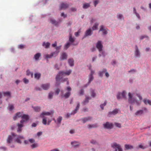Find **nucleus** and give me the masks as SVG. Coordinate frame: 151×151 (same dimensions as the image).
<instances>
[{"label": "nucleus", "instance_id": "1", "mask_svg": "<svg viewBox=\"0 0 151 151\" xmlns=\"http://www.w3.org/2000/svg\"><path fill=\"white\" fill-rule=\"evenodd\" d=\"M128 96V101L129 103L132 104L136 103L138 106L140 105L141 100L142 99V98L139 94H132L129 93Z\"/></svg>", "mask_w": 151, "mask_h": 151}, {"label": "nucleus", "instance_id": "2", "mask_svg": "<svg viewBox=\"0 0 151 151\" xmlns=\"http://www.w3.org/2000/svg\"><path fill=\"white\" fill-rule=\"evenodd\" d=\"M71 72L72 70H67L65 72L64 71H60L56 77V85L58 86L60 84L59 82L62 78L63 76H64L66 75H69Z\"/></svg>", "mask_w": 151, "mask_h": 151}, {"label": "nucleus", "instance_id": "3", "mask_svg": "<svg viewBox=\"0 0 151 151\" xmlns=\"http://www.w3.org/2000/svg\"><path fill=\"white\" fill-rule=\"evenodd\" d=\"M22 119L20 121V124L18 123V129L17 132H21L22 131V128L23 127V123L27 122L29 119V116L27 115L23 114L22 117Z\"/></svg>", "mask_w": 151, "mask_h": 151}, {"label": "nucleus", "instance_id": "4", "mask_svg": "<svg viewBox=\"0 0 151 151\" xmlns=\"http://www.w3.org/2000/svg\"><path fill=\"white\" fill-rule=\"evenodd\" d=\"M66 90L68 91V92H66L65 94H62L61 95V96L62 98L65 97V98L66 99L68 98L70 96L71 94L70 91L71 90V88L70 87H68L67 88ZM61 92L62 94L63 93V91H61Z\"/></svg>", "mask_w": 151, "mask_h": 151}, {"label": "nucleus", "instance_id": "5", "mask_svg": "<svg viewBox=\"0 0 151 151\" xmlns=\"http://www.w3.org/2000/svg\"><path fill=\"white\" fill-rule=\"evenodd\" d=\"M111 147L115 149V151H123L122 148L119 144H117L116 143H114L112 144Z\"/></svg>", "mask_w": 151, "mask_h": 151}, {"label": "nucleus", "instance_id": "6", "mask_svg": "<svg viewBox=\"0 0 151 151\" xmlns=\"http://www.w3.org/2000/svg\"><path fill=\"white\" fill-rule=\"evenodd\" d=\"M103 126L105 128L108 129H110L113 127V124L109 122H107L106 123L104 124Z\"/></svg>", "mask_w": 151, "mask_h": 151}, {"label": "nucleus", "instance_id": "7", "mask_svg": "<svg viewBox=\"0 0 151 151\" xmlns=\"http://www.w3.org/2000/svg\"><path fill=\"white\" fill-rule=\"evenodd\" d=\"M59 53V52H53L51 54H47L45 55V58L48 59L50 58L53 56H56Z\"/></svg>", "mask_w": 151, "mask_h": 151}, {"label": "nucleus", "instance_id": "8", "mask_svg": "<svg viewBox=\"0 0 151 151\" xmlns=\"http://www.w3.org/2000/svg\"><path fill=\"white\" fill-rule=\"evenodd\" d=\"M96 47L99 52L102 51L103 45L101 43V42L99 41L96 44Z\"/></svg>", "mask_w": 151, "mask_h": 151}, {"label": "nucleus", "instance_id": "9", "mask_svg": "<svg viewBox=\"0 0 151 151\" xmlns=\"http://www.w3.org/2000/svg\"><path fill=\"white\" fill-rule=\"evenodd\" d=\"M12 136L11 135H9L8 138L7 139V141L8 143H10L12 141L13 137H14V136H16V135H15V134L14 133H12Z\"/></svg>", "mask_w": 151, "mask_h": 151}, {"label": "nucleus", "instance_id": "10", "mask_svg": "<svg viewBox=\"0 0 151 151\" xmlns=\"http://www.w3.org/2000/svg\"><path fill=\"white\" fill-rule=\"evenodd\" d=\"M24 138L23 136H20L15 139V141L18 143L21 144L22 142V140H24Z\"/></svg>", "mask_w": 151, "mask_h": 151}, {"label": "nucleus", "instance_id": "11", "mask_svg": "<svg viewBox=\"0 0 151 151\" xmlns=\"http://www.w3.org/2000/svg\"><path fill=\"white\" fill-rule=\"evenodd\" d=\"M23 114L21 112H18L16 113V115L13 117V119L15 120L17 118L22 117Z\"/></svg>", "mask_w": 151, "mask_h": 151}, {"label": "nucleus", "instance_id": "12", "mask_svg": "<svg viewBox=\"0 0 151 151\" xmlns=\"http://www.w3.org/2000/svg\"><path fill=\"white\" fill-rule=\"evenodd\" d=\"M69 7V5L68 4L63 3L61 4L60 9H65Z\"/></svg>", "mask_w": 151, "mask_h": 151}, {"label": "nucleus", "instance_id": "13", "mask_svg": "<svg viewBox=\"0 0 151 151\" xmlns=\"http://www.w3.org/2000/svg\"><path fill=\"white\" fill-rule=\"evenodd\" d=\"M50 86V84L49 83L43 84L41 86V87L44 90H47L49 88Z\"/></svg>", "mask_w": 151, "mask_h": 151}, {"label": "nucleus", "instance_id": "14", "mask_svg": "<svg viewBox=\"0 0 151 151\" xmlns=\"http://www.w3.org/2000/svg\"><path fill=\"white\" fill-rule=\"evenodd\" d=\"M91 119L92 118L91 117H86L82 118L81 119V120L84 123L88 121L91 120Z\"/></svg>", "mask_w": 151, "mask_h": 151}, {"label": "nucleus", "instance_id": "15", "mask_svg": "<svg viewBox=\"0 0 151 151\" xmlns=\"http://www.w3.org/2000/svg\"><path fill=\"white\" fill-rule=\"evenodd\" d=\"M67 55L64 52L62 53L60 59L61 60H63L64 59H66L67 58Z\"/></svg>", "mask_w": 151, "mask_h": 151}, {"label": "nucleus", "instance_id": "16", "mask_svg": "<svg viewBox=\"0 0 151 151\" xmlns=\"http://www.w3.org/2000/svg\"><path fill=\"white\" fill-rule=\"evenodd\" d=\"M92 32L91 30V29H89L86 31L85 34V37L91 35L92 34Z\"/></svg>", "mask_w": 151, "mask_h": 151}, {"label": "nucleus", "instance_id": "17", "mask_svg": "<svg viewBox=\"0 0 151 151\" xmlns=\"http://www.w3.org/2000/svg\"><path fill=\"white\" fill-rule=\"evenodd\" d=\"M52 113V112H43L40 114V116L42 117H44V115H50Z\"/></svg>", "mask_w": 151, "mask_h": 151}, {"label": "nucleus", "instance_id": "18", "mask_svg": "<svg viewBox=\"0 0 151 151\" xmlns=\"http://www.w3.org/2000/svg\"><path fill=\"white\" fill-rule=\"evenodd\" d=\"M101 27L99 30L100 31H102L104 35H106L107 34V31L105 29H104V26L102 25L101 26Z\"/></svg>", "mask_w": 151, "mask_h": 151}, {"label": "nucleus", "instance_id": "19", "mask_svg": "<svg viewBox=\"0 0 151 151\" xmlns=\"http://www.w3.org/2000/svg\"><path fill=\"white\" fill-rule=\"evenodd\" d=\"M80 104L79 103H78L77 104L76 109L73 111L72 112L71 114H76L77 112V111L78 110Z\"/></svg>", "mask_w": 151, "mask_h": 151}, {"label": "nucleus", "instance_id": "20", "mask_svg": "<svg viewBox=\"0 0 151 151\" xmlns=\"http://www.w3.org/2000/svg\"><path fill=\"white\" fill-rule=\"evenodd\" d=\"M135 54L137 57H138L140 55V52L138 50V47L137 46H135Z\"/></svg>", "mask_w": 151, "mask_h": 151}, {"label": "nucleus", "instance_id": "21", "mask_svg": "<svg viewBox=\"0 0 151 151\" xmlns=\"http://www.w3.org/2000/svg\"><path fill=\"white\" fill-rule=\"evenodd\" d=\"M143 113V110H142L137 111L135 113V114L136 116H139L142 114Z\"/></svg>", "mask_w": 151, "mask_h": 151}, {"label": "nucleus", "instance_id": "22", "mask_svg": "<svg viewBox=\"0 0 151 151\" xmlns=\"http://www.w3.org/2000/svg\"><path fill=\"white\" fill-rule=\"evenodd\" d=\"M90 99L89 97L86 96V98L83 101V102H82V104H83V105L86 104L88 102V100Z\"/></svg>", "mask_w": 151, "mask_h": 151}, {"label": "nucleus", "instance_id": "23", "mask_svg": "<svg viewBox=\"0 0 151 151\" xmlns=\"http://www.w3.org/2000/svg\"><path fill=\"white\" fill-rule=\"evenodd\" d=\"M145 104H147L151 105V101L149 99H144L143 100Z\"/></svg>", "mask_w": 151, "mask_h": 151}, {"label": "nucleus", "instance_id": "24", "mask_svg": "<svg viewBox=\"0 0 151 151\" xmlns=\"http://www.w3.org/2000/svg\"><path fill=\"white\" fill-rule=\"evenodd\" d=\"M90 93L91 96L93 97H95L96 96V93L92 89H91L90 90Z\"/></svg>", "mask_w": 151, "mask_h": 151}, {"label": "nucleus", "instance_id": "25", "mask_svg": "<svg viewBox=\"0 0 151 151\" xmlns=\"http://www.w3.org/2000/svg\"><path fill=\"white\" fill-rule=\"evenodd\" d=\"M50 45V43L48 42H47L46 43L44 42L42 45L43 46L45 47L46 48H48L49 47Z\"/></svg>", "mask_w": 151, "mask_h": 151}, {"label": "nucleus", "instance_id": "26", "mask_svg": "<svg viewBox=\"0 0 151 151\" xmlns=\"http://www.w3.org/2000/svg\"><path fill=\"white\" fill-rule=\"evenodd\" d=\"M41 56V55L40 53H37L35 55L34 58L36 60H38Z\"/></svg>", "mask_w": 151, "mask_h": 151}, {"label": "nucleus", "instance_id": "27", "mask_svg": "<svg viewBox=\"0 0 151 151\" xmlns=\"http://www.w3.org/2000/svg\"><path fill=\"white\" fill-rule=\"evenodd\" d=\"M50 23L55 25H57L58 24V23L52 19H50Z\"/></svg>", "mask_w": 151, "mask_h": 151}, {"label": "nucleus", "instance_id": "28", "mask_svg": "<svg viewBox=\"0 0 151 151\" xmlns=\"http://www.w3.org/2000/svg\"><path fill=\"white\" fill-rule=\"evenodd\" d=\"M118 110L117 109H115L114 110L110 112L109 113V114L115 115L118 113Z\"/></svg>", "mask_w": 151, "mask_h": 151}, {"label": "nucleus", "instance_id": "29", "mask_svg": "<svg viewBox=\"0 0 151 151\" xmlns=\"http://www.w3.org/2000/svg\"><path fill=\"white\" fill-rule=\"evenodd\" d=\"M68 62L70 66H73L74 65V61L73 59H69Z\"/></svg>", "mask_w": 151, "mask_h": 151}, {"label": "nucleus", "instance_id": "30", "mask_svg": "<svg viewBox=\"0 0 151 151\" xmlns=\"http://www.w3.org/2000/svg\"><path fill=\"white\" fill-rule=\"evenodd\" d=\"M106 71V69H104L102 71H100L99 72V76L101 77H102L103 73Z\"/></svg>", "mask_w": 151, "mask_h": 151}, {"label": "nucleus", "instance_id": "31", "mask_svg": "<svg viewBox=\"0 0 151 151\" xmlns=\"http://www.w3.org/2000/svg\"><path fill=\"white\" fill-rule=\"evenodd\" d=\"M32 149L37 147L38 146V145L37 143H34L30 146Z\"/></svg>", "mask_w": 151, "mask_h": 151}, {"label": "nucleus", "instance_id": "32", "mask_svg": "<svg viewBox=\"0 0 151 151\" xmlns=\"http://www.w3.org/2000/svg\"><path fill=\"white\" fill-rule=\"evenodd\" d=\"M125 147L126 149L127 150L131 149L133 148L132 146L129 145H125Z\"/></svg>", "mask_w": 151, "mask_h": 151}, {"label": "nucleus", "instance_id": "33", "mask_svg": "<svg viewBox=\"0 0 151 151\" xmlns=\"http://www.w3.org/2000/svg\"><path fill=\"white\" fill-rule=\"evenodd\" d=\"M90 5L89 3H86L83 4V8L84 9H87L90 6Z\"/></svg>", "mask_w": 151, "mask_h": 151}, {"label": "nucleus", "instance_id": "34", "mask_svg": "<svg viewBox=\"0 0 151 151\" xmlns=\"http://www.w3.org/2000/svg\"><path fill=\"white\" fill-rule=\"evenodd\" d=\"M99 25V24L96 23L93 26L92 28L93 30H95L97 29L98 27V26Z\"/></svg>", "mask_w": 151, "mask_h": 151}, {"label": "nucleus", "instance_id": "35", "mask_svg": "<svg viewBox=\"0 0 151 151\" xmlns=\"http://www.w3.org/2000/svg\"><path fill=\"white\" fill-rule=\"evenodd\" d=\"M41 75L40 73H36L35 74V77L39 79Z\"/></svg>", "mask_w": 151, "mask_h": 151}, {"label": "nucleus", "instance_id": "36", "mask_svg": "<svg viewBox=\"0 0 151 151\" xmlns=\"http://www.w3.org/2000/svg\"><path fill=\"white\" fill-rule=\"evenodd\" d=\"M33 109L35 111L37 112L39 111L40 110V108L39 107H34Z\"/></svg>", "mask_w": 151, "mask_h": 151}, {"label": "nucleus", "instance_id": "37", "mask_svg": "<svg viewBox=\"0 0 151 151\" xmlns=\"http://www.w3.org/2000/svg\"><path fill=\"white\" fill-rule=\"evenodd\" d=\"M69 41L70 42H73L75 41L74 39L72 37V36L71 35H70L69 36Z\"/></svg>", "mask_w": 151, "mask_h": 151}, {"label": "nucleus", "instance_id": "38", "mask_svg": "<svg viewBox=\"0 0 151 151\" xmlns=\"http://www.w3.org/2000/svg\"><path fill=\"white\" fill-rule=\"evenodd\" d=\"M62 117L61 116H60L58 119H57V123L58 124H60L61 123V122L62 120Z\"/></svg>", "mask_w": 151, "mask_h": 151}, {"label": "nucleus", "instance_id": "39", "mask_svg": "<svg viewBox=\"0 0 151 151\" xmlns=\"http://www.w3.org/2000/svg\"><path fill=\"white\" fill-rule=\"evenodd\" d=\"M3 94L4 96H10L11 95L10 92L9 91L4 92L3 93Z\"/></svg>", "mask_w": 151, "mask_h": 151}, {"label": "nucleus", "instance_id": "40", "mask_svg": "<svg viewBox=\"0 0 151 151\" xmlns=\"http://www.w3.org/2000/svg\"><path fill=\"white\" fill-rule=\"evenodd\" d=\"M93 77L92 75H90L88 81V84H89L93 80Z\"/></svg>", "mask_w": 151, "mask_h": 151}, {"label": "nucleus", "instance_id": "41", "mask_svg": "<svg viewBox=\"0 0 151 151\" xmlns=\"http://www.w3.org/2000/svg\"><path fill=\"white\" fill-rule=\"evenodd\" d=\"M106 104H107V102H106V101L103 104L101 105L100 107H101V108L102 110L104 109V106H106Z\"/></svg>", "mask_w": 151, "mask_h": 151}, {"label": "nucleus", "instance_id": "42", "mask_svg": "<svg viewBox=\"0 0 151 151\" xmlns=\"http://www.w3.org/2000/svg\"><path fill=\"white\" fill-rule=\"evenodd\" d=\"M71 144L72 145L75 147H76L78 145V143L76 142H71Z\"/></svg>", "mask_w": 151, "mask_h": 151}, {"label": "nucleus", "instance_id": "43", "mask_svg": "<svg viewBox=\"0 0 151 151\" xmlns=\"http://www.w3.org/2000/svg\"><path fill=\"white\" fill-rule=\"evenodd\" d=\"M97 126V125L96 124H93L92 125H88V127L89 128H91L92 127H96Z\"/></svg>", "mask_w": 151, "mask_h": 151}, {"label": "nucleus", "instance_id": "44", "mask_svg": "<svg viewBox=\"0 0 151 151\" xmlns=\"http://www.w3.org/2000/svg\"><path fill=\"white\" fill-rule=\"evenodd\" d=\"M121 96H122V98L125 99L126 98V92L125 91H123L121 93Z\"/></svg>", "mask_w": 151, "mask_h": 151}, {"label": "nucleus", "instance_id": "45", "mask_svg": "<svg viewBox=\"0 0 151 151\" xmlns=\"http://www.w3.org/2000/svg\"><path fill=\"white\" fill-rule=\"evenodd\" d=\"M147 38L149 39V37L146 35H142L139 37L140 40H142L144 38Z\"/></svg>", "mask_w": 151, "mask_h": 151}, {"label": "nucleus", "instance_id": "46", "mask_svg": "<svg viewBox=\"0 0 151 151\" xmlns=\"http://www.w3.org/2000/svg\"><path fill=\"white\" fill-rule=\"evenodd\" d=\"M43 118L42 121V123L44 125H46L47 124V120L44 117Z\"/></svg>", "mask_w": 151, "mask_h": 151}, {"label": "nucleus", "instance_id": "47", "mask_svg": "<svg viewBox=\"0 0 151 151\" xmlns=\"http://www.w3.org/2000/svg\"><path fill=\"white\" fill-rule=\"evenodd\" d=\"M53 93V92H50L49 94L48 98L49 99H51L52 97Z\"/></svg>", "mask_w": 151, "mask_h": 151}, {"label": "nucleus", "instance_id": "48", "mask_svg": "<svg viewBox=\"0 0 151 151\" xmlns=\"http://www.w3.org/2000/svg\"><path fill=\"white\" fill-rule=\"evenodd\" d=\"M18 48L20 49H22L25 47V45H18Z\"/></svg>", "mask_w": 151, "mask_h": 151}, {"label": "nucleus", "instance_id": "49", "mask_svg": "<svg viewBox=\"0 0 151 151\" xmlns=\"http://www.w3.org/2000/svg\"><path fill=\"white\" fill-rule=\"evenodd\" d=\"M70 46V44L69 43H67L64 46V48L65 49H67Z\"/></svg>", "mask_w": 151, "mask_h": 151}, {"label": "nucleus", "instance_id": "50", "mask_svg": "<svg viewBox=\"0 0 151 151\" xmlns=\"http://www.w3.org/2000/svg\"><path fill=\"white\" fill-rule=\"evenodd\" d=\"M9 109L10 111L14 109V107L12 105H9Z\"/></svg>", "mask_w": 151, "mask_h": 151}, {"label": "nucleus", "instance_id": "51", "mask_svg": "<svg viewBox=\"0 0 151 151\" xmlns=\"http://www.w3.org/2000/svg\"><path fill=\"white\" fill-rule=\"evenodd\" d=\"M30 74H31L32 77L33 76V73H31L29 70H28L27 71V74L28 76Z\"/></svg>", "mask_w": 151, "mask_h": 151}, {"label": "nucleus", "instance_id": "52", "mask_svg": "<svg viewBox=\"0 0 151 151\" xmlns=\"http://www.w3.org/2000/svg\"><path fill=\"white\" fill-rule=\"evenodd\" d=\"M29 142L31 143H33L35 142V140L33 139H29Z\"/></svg>", "mask_w": 151, "mask_h": 151}, {"label": "nucleus", "instance_id": "53", "mask_svg": "<svg viewBox=\"0 0 151 151\" xmlns=\"http://www.w3.org/2000/svg\"><path fill=\"white\" fill-rule=\"evenodd\" d=\"M138 147H139V148L143 149H144L146 148V147L143 146L141 144L139 145Z\"/></svg>", "mask_w": 151, "mask_h": 151}, {"label": "nucleus", "instance_id": "54", "mask_svg": "<svg viewBox=\"0 0 151 151\" xmlns=\"http://www.w3.org/2000/svg\"><path fill=\"white\" fill-rule=\"evenodd\" d=\"M84 93V91L83 89H81L79 92V94L81 95H82Z\"/></svg>", "mask_w": 151, "mask_h": 151}, {"label": "nucleus", "instance_id": "55", "mask_svg": "<svg viewBox=\"0 0 151 151\" xmlns=\"http://www.w3.org/2000/svg\"><path fill=\"white\" fill-rule=\"evenodd\" d=\"M80 32H81L80 30H78V32H76L75 33V36L76 37H78L79 35V34L80 33Z\"/></svg>", "mask_w": 151, "mask_h": 151}, {"label": "nucleus", "instance_id": "56", "mask_svg": "<svg viewBox=\"0 0 151 151\" xmlns=\"http://www.w3.org/2000/svg\"><path fill=\"white\" fill-rule=\"evenodd\" d=\"M115 125L116 127H121V125L119 123H115Z\"/></svg>", "mask_w": 151, "mask_h": 151}, {"label": "nucleus", "instance_id": "57", "mask_svg": "<svg viewBox=\"0 0 151 151\" xmlns=\"http://www.w3.org/2000/svg\"><path fill=\"white\" fill-rule=\"evenodd\" d=\"M23 81L25 83H28L29 82V80L27 79H26V78H24L23 79Z\"/></svg>", "mask_w": 151, "mask_h": 151}, {"label": "nucleus", "instance_id": "58", "mask_svg": "<svg viewBox=\"0 0 151 151\" xmlns=\"http://www.w3.org/2000/svg\"><path fill=\"white\" fill-rule=\"evenodd\" d=\"M61 47V46H58V47H57L56 48V50L55 52H56V51H57V52L58 51L59 52V50L60 49Z\"/></svg>", "mask_w": 151, "mask_h": 151}, {"label": "nucleus", "instance_id": "59", "mask_svg": "<svg viewBox=\"0 0 151 151\" xmlns=\"http://www.w3.org/2000/svg\"><path fill=\"white\" fill-rule=\"evenodd\" d=\"M60 91V89L59 88H57L55 90V93L57 95H58Z\"/></svg>", "mask_w": 151, "mask_h": 151}, {"label": "nucleus", "instance_id": "60", "mask_svg": "<svg viewBox=\"0 0 151 151\" xmlns=\"http://www.w3.org/2000/svg\"><path fill=\"white\" fill-rule=\"evenodd\" d=\"M121 93H119L117 96V98L118 99H120L121 98Z\"/></svg>", "mask_w": 151, "mask_h": 151}, {"label": "nucleus", "instance_id": "61", "mask_svg": "<svg viewBox=\"0 0 151 151\" xmlns=\"http://www.w3.org/2000/svg\"><path fill=\"white\" fill-rule=\"evenodd\" d=\"M57 45V42H55L52 45V46L53 47H55Z\"/></svg>", "mask_w": 151, "mask_h": 151}, {"label": "nucleus", "instance_id": "62", "mask_svg": "<svg viewBox=\"0 0 151 151\" xmlns=\"http://www.w3.org/2000/svg\"><path fill=\"white\" fill-rule=\"evenodd\" d=\"M61 16L62 17H63L64 18H65L66 17L67 15L66 14H65L64 13H62L61 14Z\"/></svg>", "mask_w": 151, "mask_h": 151}, {"label": "nucleus", "instance_id": "63", "mask_svg": "<svg viewBox=\"0 0 151 151\" xmlns=\"http://www.w3.org/2000/svg\"><path fill=\"white\" fill-rule=\"evenodd\" d=\"M99 3V1L98 0H96L94 2V6L95 7L96 6V5L97 4H98Z\"/></svg>", "mask_w": 151, "mask_h": 151}, {"label": "nucleus", "instance_id": "64", "mask_svg": "<svg viewBox=\"0 0 151 151\" xmlns=\"http://www.w3.org/2000/svg\"><path fill=\"white\" fill-rule=\"evenodd\" d=\"M117 17L121 19L122 17V15L121 14H119L117 15Z\"/></svg>", "mask_w": 151, "mask_h": 151}]
</instances>
